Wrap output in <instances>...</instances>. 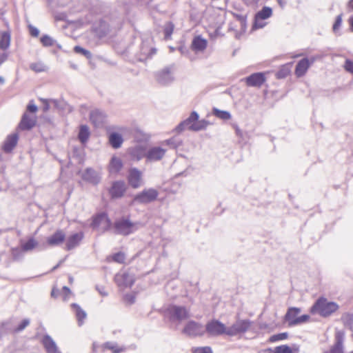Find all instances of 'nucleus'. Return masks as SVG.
Listing matches in <instances>:
<instances>
[{
	"label": "nucleus",
	"instance_id": "nucleus-55",
	"mask_svg": "<svg viewBox=\"0 0 353 353\" xmlns=\"http://www.w3.org/2000/svg\"><path fill=\"white\" fill-rule=\"evenodd\" d=\"M28 28H29L30 34L32 37H37L39 36V30L38 28H37L36 27H34L32 25H29Z\"/></svg>",
	"mask_w": 353,
	"mask_h": 353
},
{
	"label": "nucleus",
	"instance_id": "nucleus-42",
	"mask_svg": "<svg viewBox=\"0 0 353 353\" xmlns=\"http://www.w3.org/2000/svg\"><path fill=\"white\" fill-rule=\"evenodd\" d=\"M288 332H282V333L276 334L271 336L269 338L268 341L270 343H274L278 341L285 340V339H288Z\"/></svg>",
	"mask_w": 353,
	"mask_h": 353
},
{
	"label": "nucleus",
	"instance_id": "nucleus-28",
	"mask_svg": "<svg viewBox=\"0 0 353 353\" xmlns=\"http://www.w3.org/2000/svg\"><path fill=\"white\" fill-rule=\"evenodd\" d=\"M90 135V129L86 125H81L79 128V131L78 133V139L79 141L84 144L85 143Z\"/></svg>",
	"mask_w": 353,
	"mask_h": 353
},
{
	"label": "nucleus",
	"instance_id": "nucleus-6",
	"mask_svg": "<svg viewBox=\"0 0 353 353\" xmlns=\"http://www.w3.org/2000/svg\"><path fill=\"white\" fill-rule=\"evenodd\" d=\"M171 321H181L190 317L189 311L185 306L171 305L167 310Z\"/></svg>",
	"mask_w": 353,
	"mask_h": 353
},
{
	"label": "nucleus",
	"instance_id": "nucleus-22",
	"mask_svg": "<svg viewBox=\"0 0 353 353\" xmlns=\"http://www.w3.org/2000/svg\"><path fill=\"white\" fill-rule=\"evenodd\" d=\"M41 343L47 353H54L58 349L56 343L48 334H45L43 336L41 339Z\"/></svg>",
	"mask_w": 353,
	"mask_h": 353
},
{
	"label": "nucleus",
	"instance_id": "nucleus-57",
	"mask_svg": "<svg viewBox=\"0 0 353 353\" xmlns=\"http://www.w3.org/2000/svg\"><path fill=\"white\" fill-rule=\"evenodd\" d=\"M40 101L43 102V111L47 112L50 109L49 100L46 99H40Z\"/></svg>",
	"mask_w": 353,
	"mask_h": 353
},
{
	"label": "nucleus",
	"instance_id": "nucleus-63",
	"mask_svg": "<svg viewBox=\"0 0 353 353\" xmlns=\"http://www.w3.org/2000/svg\"><path fill=\"white\" fill-rule=\"evenodd\" d=\"M59 294V290L54 288L51 292V296L53 298H57V297H58Z\"/></svg>",
	"mask_w": 353,
	"mask_h": 353
},
{
	"label": "nucleus",
	"instance_id": "nucleus-18",
	"mask_svg": "<svg viewBox=\"0 0 353 353\" xmlns=\"http://www.w3.org/2000/svg\"><path fill=\"white\" fill-rule=\"evenodd\" d=\"M105 113L99 109L92 110L90 113V120L95 127H101L105 123Z\"/></svg>",
	"mask_w": 353,
	"mask_h": 353
},
{
	"label": "nucleus",
	"instance_id": "nucleus-62",
	"mask_svg": "<svg viewBox=\"0 0 353 353\" xmlns=\"http://www.w3.org/2000/svg\"><path fill=\"white\" fill-rule=\"evenodd\" d=\"M241 23V29L242 32H245L247 28L246 18L240 22Z\"/></svg>",
	"mask_w": 353,
	"mask_h": 353
},
{
	"label": "nucleus",
	"instance_id": "nucleus-61",
	"mask_svg": "<svg viewBox=\"0 0 353 353\" xmlns=\"http://www.w3.org/2000/svg\"><path fill=\"white\" fill-rule=\"evenodd\" d=\"M125 300H127L128 301L130 302V303L132 304L134 303V301H135V298L134 296L131 295V294H126L125 296Z\"/></svg>",
	"mask_w": 353,
	"mask_h": 353
},
{
	"label": "nucleus",
	"instance_id": "nucleus-31",
	"mask_svg": "<svg viewBox=\"0 0 353 353\" xmlns=\"http://www.w3.org/2000/svg\"><path fill=\"white\" fill-rule=\"evenodd\" d=\"M71 306L75 311L79 325L81 326L83 324V319L86 317V313L77 303H72Z\"/></svg>",
	"mask_w": 353,
	"mask_h": 353
},
{
	"label": "nucleus",
	"instance_id": "nucleus-45",
	"mask_svg": "<svg viewBox=\"0 0 353 353\" xmlns=\"http://www.w3.org/2000/svg\"><path fill=\"white\" fill-rule=\"evenodd\" d=\"M173 30H174V24L172 22H168L165 25V26L163 29L164 37H165V39H168L170 38V37L173 32Z\"/></svg>",
	"mask_w": 353,
	"mask_h": 353
},
{
	"label": "nucleus",
	"instance_id": "nucleus-41",
	"mask_svg": "<svg viewBox=\"0 0 353 353\" xmlns=\"http://www.w3.org/2000/svg\"><path fill=\"white\" fill-rule=\"evenodd\" d=\"M38 243L33 239H29L26 243L22 245V250L23 251H29L34 249Z\"/></svg>",
	"mask_w": 353,
	"mask_h": 353
},
{
	"label": "nucleus",
	"instance_id": "nucleus-14",
	"mask_svg": "<svg viewBox=\"0 0 353 353\" xmlns=\"http://www.w3.org/2000/svg\"><path fill=\"white\" fill-rule=\"evenodd\" d=\"M166 150L159 147L154 146L148 150L147 161L154 162L161 160L165 156Z\"/></svg>",
	"mask_w": 353,
	"mask_h": 353
},
{
	"label": "nucleus",
	"instance_id": "nucleus-64",
	"mask_svg": "<svg viewBox=\"0 0 353 353\" xmlns=\"http://www.w3.org/2000/svg\"><path fill=\"white\" fill-rule=\"evenodd\" d=\"M258 353H274V350H272L270 347H268L267 349H263L260 350Z\"/></svg>",
	"mask_w": 353,
	"mask_h": 353
},
{
	"label": "nucleus",
	"instance_id": "nucleus-16",
	"mask_svg": "<svg viewBox=\"0 0 353 353\" xmlns=\"http://www.w3.org/2000/svg\"><path fill=\"white\" fill-rule=\"evenodd\" d=\"M265 81L263 72H255L245 78V83L248 86L260 87Z\"/></svg>",
	"mask_w": 353,
	"mask_h": 353
},
{
	"label": "nucleus",
	"instance_id": "nucleus-32",
	"mask_svg": "<svg viewBox=\"0 0 353 353\" xmlns=\"http://www.w3.org/2000/svg\"><path fill=\"white\" fill-rule=\"evenodd\" d=\"M104 349L111 350L112 353H121L125 350L123 347H119L115 342L108 341L103 345Z\"/></svg>",
	"mask_w": 353,
	"mask_h": 353
},
{
	"label": "nucleus",
	"instance_id": "nucleus-3",
	"mask_svg": "<svg viewBox=\"0 0 353 353\" xmlns=\"http://www.w3.org/2000/svg\"><path fill=\"white\" fill-rule=\"evenodd\" d=\"M139 223L132 222L130 219L122 216L116 220L113 225L114 233L123 236H128L138 230Z\"/></svg>",
	"mask_w": 353,
	"mask_h": 353
},
{
	"label": "nucleus",
	"instance_id": "nucleus-54",
	"mask_svg": "<svg viewBox=\"0 0 353 353\" xmlns=\"http://www.w3.org/2000/svg\"><path fill=\"white\" fill-rule=\"evenodd\" d=\"M12 256L13 259L18 260L21 257V251L19 248L12 249Z\"/></svg>",
	"mask_w": 353,
	"mask_h": 353
},
{
	"label": "nucleus",
	"instance_id": "nucleus-26",
	"mask_svg": "<svg viewBox=\"0 0 353 353\" xmlns=\"http://www.w3.org/2000/svg\"><path fill=\"white\" fill-rule=\"evenodd\" d=\"M123 142V137L121 134L113 132L109 135V143L114 149L119 148Z\"/></svg>",
	"mask_w": 353,
	"mask_h": 353
},
{
	"label": "nucleus",
	"instance_id": "nucleus-1",
	"mask_svg": "<svg viewBox=\"0 0 353 353\" xmlns=\"http://www.w3.org/2000/svg\"><path fill=\"white\" fill-rule=\"evenodd\" d=\"M199 116L196 111H192L189 117L181 121L176 128L177 132L183 131L185 128L194 132L205 130L210 122L205 119L199 120Z\"/></svg>",
	"mask_w": 353,
	"mask_h": 353
},
{
	"label": "nucleus",
	"instance_id": "nucleus-21",
	"mask_svg": "<svg viewBox=\"0 0 353 353\" xmlns=\"http://www.w3.org/2000/svg\"><path fill=\"white\" fill-rule=\"evenodd\" d=\"M123 167V163L121 158L113 156L108 164V171L110 174H118Z\"/></svg>",
	"mask_w": 353,
	"mask_h": 353
},
{
	"label": "nucleus",
	"instance_id": "nucleus-43",
	"mask_svg": "<svg viewBox=\"0 0 353 353\" xmlns=\"http://www.w3.org/2000/svg\"><path fill=\"white\" fill-rule=\"evenodd\" d=\"M274 353H293V350L288 345H281L274 349Z\"/></svg>",
	"mask_w": 353,
	"mask_h": 353
},
{
	"label": "nucleus",
	"instance_id": "nucleus-37",
	"mask_svg": "<svg viewBox=\"0 0 353 353\" xmlns=\"http://www.w3.org/2000/svg\"><path fill=\"white\" fill-rule=\"evenodd\" d=\"M342 17H343V13H341L338 16H336L334 23L332 26V31L334 34L341 35V33L339 32L340 28L342 24Z\"/></svg>",
	"mask_w": 353,
	"mask_h": 353
},
{
	"label": "nucleus",
	"instance_id": "nucleus-33",
	"mask_svg": "<svg viewBox=\"0 0 353 353\" xmlns=\"http://www.w3.org/2000/svg\"><path fill=\"white\" fill-rule=\"evenodd\" d=\"M272 14V10L271 8L268 6H264L262 8L261 10L256 12L255 17L257 19H261L262 20H265L270 18Z\"/></svg>",
	"mask_w": 353,
	"mask_h": 353
},
{
	"label": "nucleus",
	"instance_id": "nucleus-52",
	"mask_svg": "<svg viewBox=\"0 0 353 353\" xmlns=\"http://www.w3.org/2000/svg\"><path fill=\"white\" fill-rule=\"evenodd\" d=\"M104 223H105V225L103 228V232L109 231L113 227L114 223H112V221L108 217V215L105 218Z\"/></svg>",
	"mask_w": 353,
	"mask_h": 353
},
{
	"label": "nucleus",
	"instance_id": "nucleus-9",
	"mask_svg": "<svg viewBox=\"0 0 353 353\" xmlns=\"http://www.w3.org/2000/svg\"><path fill=\"white\" fill-rule=\"evenodd\" d=\"M127 181L131 188L134 189L140 188L143 185L142 172L137 168H130L127 175Z\"/></svg>",
	"mask_w": 353,
	"mask_h": 353
},
{
	"label": "nucleus",
	"instance_id": "nucleus-20",
	"mask_svg": "<svg viewBox=\"0 0 353 353\" xmlns=\"http://www.w3.org/2000/svg\"><path fill=\"white\" fill-rule=\"evenodd\" d=\"M83 233L82 232H77L70 235L66 241L65 249L71 250L78 246L83 239Z\"/></svg>",
	"mask_w": 353,
	"mask_h": 353
},
{
	"label": "nucleus",
	"instance_id": "nucleus-27",
	"mask_svg": "<svg viewBox=\"0 0 353 353\" xmlns=\"http://www.w3.org/2000/svg\"><path fill=\"white\" fill-rule=\"evenodd\" d=\"M115 281L119 286L131 287L133 285V281L129 279L128 274H122L116 275Z\"/></svg>",
	"mask_w": 353,
	"mask_h": 353
},
{
	"label": "nucleus",
	"instance_id": "nucleus-56",
	"mask_svg": "<svg viewBox=\"0 0 353 353\" xmlns=\"http://www.w3.org/2000/svg\"><path fill=\"white\" fill-rule=\"evenodd\" d=\"M96 290L102 296H107L108 293L105 291V287L101 285H96Z\"/></svg>",
	"mask_w": 353,
	"mask_h": 353
},
{
	"label": "nucleus",
	"instance_id": "nucleus-60",
	"mask_svg": "<svg viewBox=\"0 0 353 353\" xmlns=\"http://www.w3.org/2000/svg\"><path fill=\"white\" fill-rule=\"evenodd\" d=\"M233 16L239 22H241V21H243V19L246 18V16L242 15L240 14H237V13H233Z\"/></svg>",
	"mask_w": 353,
	"mask_h": 353
},
{
	"label": "nucleus",
	"instance_id": "nucleus-36",
	"mask_svg": "<svg viewBox=\"0 0 353 353\" xmlns=\"http://www.w3.org/2000/svg\"><path fill=\"white\" fill-rule=\"evenodd\" d=\"M343 325L353 331V314L345 313L341 317Z\"/></svg>",
	"mask_w": 353,
	"mask_h": 353
},
{
	"label": "nucleus",
	"instance_id": "nucleus-59",
	"mask_svg": "<svg viewBox=\"0 0 353 353\" xmlns=\"http://www.w3.org/2000/svg\"><path fill=\"white\" fill-rule=\"evenodd\" d=\"M178 50L182 54H187L189 52L188 48L184 45L179 46Z\"/></svg>",
	"mask_w": 353,
	"mask_h": 353
},
{
	"label": "nucleus",
	"instance_id": "nucleus-47",
	"mask_svg": "<svg viewBox=\"0 0 353 353\" xmlns=\"http://www.w3.org/2000/svg\"><path fill=\"white\" fill-rule=\"evenodd\" d=\"M193 353H213L212 348L209 346L199 347L192 349Z\"/></svg>",
	"mask_w": 353,
	"mask_h": 353
},
{
	"label": "nucleus",
	"instance_id": "nucleus-35",
	"mask_svg": "<svg viewBox=\"0 0 353 353\" xmlns=\"http://www.w3.org/2000/svg\"><path fill=\"white\" fill-rule=\"evenodd\" d=\"M10 43V34L8 32H3L0 37V48L1 50H6Z\"/></svg>",
	"mask_w": 353,
	"mask_h": 353
},
{
	"label": "nucleus",
	"instance_id": "nucleus-11",
	"mask_svg": "<svg viewBox=\"0 0 353 353\" xmlns=\"http://www.w3.org/2000/svg\"><path fill=\"white\" fill-rule=\"evenodd\" d=\"M183 332L190 336H202L205 334V331L201 323L190 321L183 327Z\"/></svg>",
	"mask_w": 353,
	"mask_h": 353
},
{
	"label": "nucleus",
	"instance_id": "nucleus-34",
	"mask_svg": "<svg viewBox=\"0 0 353 353\" xmlns=\"http://www.w3.org/2000/svg\"><path fill=\"white\" fill-rule=\"evenodd\" d=\"M212 114L216 117L224 121H227L231 119V114L228 111L221 110L216 108H213Z\"/></svg>",
	"mask_w": 353,
	"mask_h": 353
},
{
	"label": "nucleus",
	"instance_id": "nucleus-4",
	"mask_svg": "<svg viewBox=\"0 0 353 353\" xmlns=\"http://www.w3.org/2000/svg\"><path fill=\"white\" fill-rule=\"evenodd\" d=\"M301 312V309L296 307H289L284 316V321L288 322V326L293 327L307 322L310 316L308 314H303L300 316L297 315Z\"/></svg>",
	"mask_w": 353,
	"mask_h": 353
},
{
	"label": "nucleus",
	"instance_id": "nucleus-7",
	"mask_svg": "<svg viewBox=\"0 0 353 353\" xmlns=\"http://www.w3.org/2000/svg\"><path fill=\"white\" fill-rule=\"evenodd\" d=\"M81 179L92 185H97L101 181V172L92 168H86L81 174Z\"/></svg>",
	"mask_w": 353,
	"mask_h": 353
},
{
	"label": "nucleus",
	"instance_id": "nucleus-23",
	"mask_svg": "<svg viewBox=\"0 0 353 353\" xmlns=\"http://www.w3.org/2000/svg\"><path fill=\"white\" fill-rule=\"evenodd\" d=\"M310 65V62L307 58L301 59L296 65L295 74L298 77L303 76Z\"/></svg>",
	"mask_w": 353,
	"mask_h": 353
},
{
	"label": "nucleus",
	"instance_id": "nucleus-13",
	"mask_svg": "<svg viewBox=\"0 0 353 353\" xmlns=\"http://www.w3.org/2000/svg\"><path fill=\"white\" fill-rule=\"evenodd\" d=\"M345 332L341 330H336L334 336V344L331 347L330 352L325 353H344L343 341Z\"/></svg>",
	"mask_w": 353,
	"mask_h": 353
},
{
	"label": "nucleus",
	"instance_id": "nucleus-24",
	"mask_svg": "<svg viewBox=\"0 0 353 353\" xmlns=\"http://www.w3.org/2000/svg\"><path fill=\"white\" fill-rule=\"evenodd\" d=\"M36 125V121L27 113H24L19 124V128L23 130H30Z\"/></svg>",
	"mask_w": 353,
	"mask_h": 353
},
{
	"label": "nucleus",
	"instance_id": "nucleus-50",
	"mask_svg": "<svg viewBox=\"0 0 353 353\" xmlns=\"http://www.w3.org/2000/svg\"><path fill=\"white\" fill-rule=\"evenodd\" d=\"M344 68L347 72L353 74V61L347 59L344 63Z\"/></svg>",
	"mask_w": 353,
	"mask_h": 353
},
{
	"label": "nucleus",
	"instance_id": "nucleus-10",
	"mask_svg": "<svg viewBox=\"0 0 353 353\" xmlns=\"http://www.w3.org/2000/svg\"><path fill=\"white\" fill-rule=\"evenodd\" d=\"M205 331L210 336L224 334L225 325L217 319H212L205 325Z\"/></svg>",
	"mask_w": 353,
	"mask_h": 353
},
{
	"label": "nucleus",
	"instance_id": "nucleus-49",
	"mask_svg": "<svg viewBox=\"0 0 353 353\" xmlns=\"http://www.w3.org/2000/svg\"><path fill=\"white\" fill-rule=\"evenodd\" d=\"M166 143L173 148H176L178 146L181 145V141L173 137L166 140Z\"/></svg>",
	"mask_w": 353,
	"mask_h": 353
},
{
	"label": "nucleus",
	"instance_id": "nucleus-38",
	"mask_svg": "<svg viewBox=\"0 0 353 353\" xmlns=\"http://www.w3.org/2000/svg\"><path fill=\"white\" fill-rule=\"evenodd\" d=\"M74 52L77 54H81L82 56L85 57L88 59H90L92 57V54L90 52V51H89L79 46H76L74 47Z\"/></svg>",
	"mask_w": 353,
	"mask_h": 353
},
{
	"label": "nucleus",
	"instance_id": "nucleus-44",
	"mask_svg": "<svg viewBox=\"0 0 353 353\" xmlns=\"http://www.w3.org/2000/svg\"><path fill=\"white\" fill-rule=\"evenodd\" d=\"M30 68L35 72H41L46 70V65L41 62L32 63Z\"/></svg>",
	"mask_w": 353,
	"mask_h": 353
},
{
	"label": "nucleus",
	"instance_id": "nucleus-30",
	"mask_svg": "<svg viewBox=\"0 0 353 353\" xmlns=\"http://www.w3.org/2000/svg\"><path fill=\"white\" fill-rule=\"evenodd\" d=\"M108 214L106 212H100L97 214L92 217V221L91 226L92 228H98L102 223L105 222V219L107 217Z\"/></svg>",
	"mask_w": 353,
	"mask_h": 353
},
{
	"label": "nucleus",
	"instance_id": "nucleus-40",
	"mask_svg": "<svg viewBox=\"0 0 353 353\" xmlns=\"http://www.w3.org/2000/svg\"><path fill=\"white\" fill-rule=\"evenodd\" d=\"M290 72L289 68L286 65H283L276 73V77L278 79H285Z\"/></svg>",
	"mask_w": 353,
	"mask_h": 353
},
{
	"label": "nucleus",
	"instance_id": "nucleus-51",
	"mask_svg": "<svg viewBox=\"0 0 353 353\" xmlns=\"http://www.w3.org/2000/svg\"><path fill=\"white\" fill-rule=\"evenodd\" d=\"M262 19H256V17H254V23H253V25H252V29H254V30H256V29H259V28H262L265 26V23L262 22Z\"/></svg>",
	"mask_w": 353,
	"mask_h": 353
},
{
	"label": "nucleus",
	"instance_id": "nucleus-19",
	"mask_svg": "<svg viewBox=\"0 0 353 353\" xmlns=\"http://www.w3.org/2000/svg\"><path fill=\"white\" fill-rule=\"evenodd\" d=\"M65 234L62 230H57L47 239V243L50 246H57L64 242Z\"/></svg>",
	"mask_w": 353,
	"mask_h": 353
},
{
	"label": "nucleus",
	"instance_id": "nucleus-15",
	"mask_svg": "<svg viewBox=\"0 0 353 353\" xmlns=\"http://www.w3.org/2000/svg\"><path fill=\"white\" fill-rule=\"evenodd\" d=\"M148 150L145 145H137L130 148L129 154L132 160L139 161L143 158L147 159Z\"/></svg>",
	"mask_w": 353,
	"mask_h": 353
},
{
	"label": "nucleus",
	"instance_id": "nucleus-46",
	"mask_svg": "<svg viewBox=\"0 0 353 353\" xmlns=\"http://www.w3.org/2000/svg\"><path fill=\"white\" fill-rule=\"evenodd\" d=\"M30 321L29 319H24L14 329L16 333L23 331L27 326L30 325Z\"/></svg>",
	"mask_w": 353,
	"mask_h": 353
},
{
	"label": "nucleus",
	"instance_id": "nucleus-39",
	"mask_svg": "<svg viewBox=\"0 0 353 353\" xmlns=\"http://www.w3.org/2000/svg\"><path fill=\"white\" fill-rule=\"evenodd\" d=\"M40 41L44 47L52 46L56 43V41L48 34L43 35L40 39Z\"/></svg>",
	"mask_w": 353,
	"mask_h": 353
},
{
	"label": "nucleus",
	"instance_id": "nucleus-58",
	"mask_svg": "<svg viewBox=\"0 0 353 353\" xmlns=\"http://www.w3.org/2000/svg\"><path fill=\"white\" fill-rule=\"evenodd\" d=\"M37 106L34 103H30L27 105V111L30 113H35L37 111Z\"/></svg>",
	"mask_w": 353,
	"mask_h": 353
},
{
	"label": "nucleus",
	"instance_id": "nucleus-25",
	"mask_svg": "<svg viewBox=\"0 0 353 353\" xmlns=\"http://www.w3.org/2000/svg\"><path fill=\"white\" fill-rule=\"evenodd\" d=\"M207 45L208 41L206 39L201 36H196L192 41L191 48L194 51L202 52L206 48Z\"/></svg>",
	"mask_w": 353,
	"mask_h": 353
},
{
	"label": "nucleus",
	"instance_id": "nucleus-29",
	"mask_svg": "<svg viewBox=\"0 0 353 353\" xmlns=\"http://www.w3.org/2000/svg\"><path fill=\"white\" fill-rule=\"evenodd\" d=\"M239 334L244 333L248 330L251 325V321L248 319L239 320L234 323Z\"/></svg>",
	"mask_w": 353,
	"mask_h": 353
},
{
	"label": "nucleus",
	"instance_id": "nucleus-12",
	"mask_svg": "<svg viewBox=\"0 0 353 353\" xmlns=\"http://www.w3.org/2000/svg\"><path fill=\"white\" fill-rule=\"evenodd\" d=\"M172 67L166 66L156 74L157 81L159 83L165 85L172 83L174 77L172 73Z\"/></svg>",
	"mask_w": 353,
	"mask_h": 353
},
{
	"label": "nucleus",
	"instance_id": "nucleus-2",
	"mask_svg": "<svg viewBox=\"0 0 353 353\" xmlns=\"http://www.w3.org/2000/svg\"><path fill=\"white\" fill-rule=\"evenodd\" d=\"M339 308L336 303L329 301L324 297L319 298L310 308L312 314H318L323 317L330 316Z\"/></svg>",
	"mask_w": 353,
	"mask_h": 353
},
{
	"label": "nucleus",
	"instance_id": "nucleus-17",
	"mask_svg": "<svg viewBox=\"0 0 353 353\" xmlns=\"http://www.w3.org/2000/svg\"><path fill=\"white\" fill-rule=\"evenodd\" d=\"M19 140L18 133H12L7 136L5 139L1 149L6 153H10L16 147Z\"/></svg>",
	"mask_w": 353,
	"mask_h": 353
},
{
	"label": "nucleus",
	"instance_id": "nucleus-53",
	"mask_svg": "<svg viewBox=\"0 0 353 353\" xmlns=\"http://www.w3.org/2000/svg\"><path fill=\"white\" fill-rule=\"evenodd\" d=\"M125 259L124 254L121 252H117L113 255V260L115 262L122 263Z\"/></svg>",
	"mask_w": 353,
	"mask_h": 353
},
{
	"label": "nucleus",
	"instance_id": "nucleus-8",
	"mask_svg": "<svg viewBox=\"0 0 353 353\" xmlns=\"http://www.w3.org/2000/svg\"><path fill=\"white\" fill-rule=\"evenodd\" d=\"M127 190V185L123 180H117L112 181L110 188L108 189V193L112 199L122 198Z\"/></svg>",
	"mask_w": 353,
	"mask_h": 353
},
{
	"label": "nucleus",
	"instance_id": "nucleus-48",
	"mask_svg": "<svg viewBox=\"0 0 353 353\" xmlns=\"http://www.w3.org/2000/svg\"><path fill=\"white\" fill-rule=\"evenodd\" d=\"M224 334H227L228 336H235L236 334H239V332H237L235 326L234 325V324L230 327H226V326L225 325V332H224Z\"/></svg>",
	"mask_w": 353,
	"mask_h": 353
},
{
	"label": "nucleus",
	"instance_id": "nucleus-5",
	"mask_svg": "<svg viewBox=\"0 0 353 353\" xmlns=\"http://www.w3.org/2000/svg\"><path fill=\"white\" fill-rule=\"evenodd\" d=\"M158 195L159 192L156 189H144L141 192L134 195L133 202L139 204H148L154 201L157 199Z\"/></svg>",
	"mask_w": 353,
	"mask_h": 353
}]
</instances>
